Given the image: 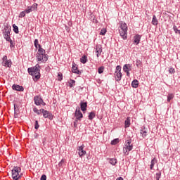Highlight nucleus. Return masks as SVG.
Instances as JSON below:
<instances>
[{
    "instance_id": "f257e3e1",
    "label": "nucleus",
    "mask_w": 180,
    "mask_h": 180,
    "mask_svg": "<svg viewBox=\"0 0 180 180\" xmlns=\"http://www.w3.org/2000/svg\"><path fill=\"white\" fill-rule=\"evenodd\" d=\"M40 68L39 64H37L34 67L29 68L27 69L28 74L32 75L34 78V81H39L40 79Z\"/></svg>"
},
{
    "instance_id": "f03ea898",
    "label": "nucleus",
    "mask_w": 180,
    "mask_h": 180,
    "mask_svg": "<svg viewBox=\"0 0 180 180\" xmlns=\"http://www.w3.org/2000/svg\"><path fill=\"white\" fill-rule=\"evenodd\" d=\"M47 60H49V55L46 54V50L41 48V45H39L38 53H37V61L46 63Z\"/></svg>"
},
{
    "instance_id": "7ed1b4c3",
    "label": "nucleus",
    "mask_w": 180,
    "mask_h": 180,
    "mask_svg": "<svg viewBox=\"0 0 180 180\" xmlns=\"http://www.w3.org/2000/svg\"><path fill=\"white\" fill-rule=\"evenodd\" d=\"M22 169L18 166H14L11 170V176L13 180H19L23 176V173L21 172Z\"/></svg>"
},
{
    "instance_id": "20e7f679",
    "label": "nucleus",
    "mask_w": 180,
    "mask_h": 180,
    "mask_svg": "<svg viewBox=\"0 0 180 180\" xmlns=\"http://www.w3.org/2000/svg\"><path fill=\"white\" fill-rule=\"evenodd\" d=\"M120 34L124 40L127 39V24L126 22H121L120 25Z\"/></svg>"
},
{
    "instance_id": "39448f33",
    "label": "nucleus",
    "mask_w": 180,
    "mask_h": 180,
    "mask_svg": "<svg viewBox=\"0 0 180 180\" xmlns=\"http://www.w3.org/2000/svg\"><path fill=\"white\" fill-rule=\"evenodd\" d=\"M34 102L37 106H40L42 105L43 106H46V103L43 101V98L39 96H35L34 97Z\"/></svg>"
},
{
    "instance_id": "423d86ee",
    "label": "nucleus",
    "mask_w": 180,
    "mask_h": 180,
    "mask_svg": "<svg viewBox=\"0 0 180 180\" xmlns=\"http://www.w3.org/2000/svg\"><path fill=\"white\" fill-rule=\"evenodd\" d=\"M4 39H9L11 37V27L6 25L4 27L3 32Z\"/></svg>"
},
{
    "instance_id": "0eeeda50",
    "label": "nucleus",
    "mask_w": 180,
    "mask_h": 180,
    "mask_svg": "<svg viewBox=\"0 0 180 180\" xmlns=\"http://www.w3.org/2000/svg\"><path fill=\"white\" fill-rule=\"evenodd\" d=\"M2 64L4 67H8V68H11V67H12V60H11V59L8 60V56H4L3 57Z\"/></svg>"
},
{
    "instance_id": "6e6552de",
    "label": "nucleus",
    "mask_w": 180,
    "mask_h": 180,
    "mask_svg": "<svg viewBox=\"0 0 180 180\" xmlns=\"http://www.w3.org/2000/svg\"><path fill=\"white\" fill-rule=\"evenodd\" d=\"M42 114H43L44 119H49V120H53V119H54V115L51 114V112L47 111L44 109Z\"/></svg>"
},
{
    "instance_id": "1a4fd4ad",
    "label": "nucleus",
    "mask_w": 180,
    "mask_h": 180,
    "mask_svg": "<svg viewBox=\"0 0 180 180\" xmlns=\"http://www.w3.org/2000/svg\"><path fill=\"white\" fill-rule=\"evenodd\" d=\"M75 116L77 120H81L84 117L82 112H81V110H79V107L76 108Z\"/></svg>"
},
{
    "instance_id": "9d476101",
    "label": "nucleus",
    "mask_w": 180,
    "mask_h": 180,
    "mask_svg": "<svg viewBox=\"0 0 180 180\" xmlns=\"http://www.w3.org/2000/svg\"><path fill=\"white\" fill-rule=\"evenodd\" d=\"M84 147L85 145L82 144L81 146L77 148V150H79L78 154L81 158H82V157L86 154V151L84 150Z\"/></svg>"
},
{
    "instance_id": "9b49d317",
    "label": "nucleus",
    "mask_w": 180,
    "mask_h": 180,
    "mask_svg": "<svg viewBox=\"0 0 180 180\" xmlns=\"http://www.w3.org/2000/svg\"><path fill=\"white\" fill-rule=\"evenodd\" d=\"M123 70L126 72L127 77H130V71H131V65H124L123 67Z\"/></svg>"
},
{
    "instance_id": "f8f14e48",
    "label": "nucleus",
    "mask_w": 180,
    "mask_h": 180,
    "mask_svg": "<svg viewBox=\"0 0 180 180\" xmlns=\"http://www.w3.org/2000/svg\"><path fill=\"white\" fill-rule=\"evenodd\" d=\"M72 72L74 74H77L78 75H81V72L78 70V66L77 64H75V63H72Z\"/></svg>"
},
{
    "instance_id": "ddd939ff",
    "label": "nucleus",
    "mask_w": 180,
    "mask_h": 180,
    "mask_svg": "<svg viewBox=\"0 0 180 180\" xmlns=\"http://www.w3.org/2000/svg\"><path fill=\"white\" fill-rule=\"evenodd\" d=\"M131 150H133V144L127 145L124 148V153L126 154V155H129V152L127 151H131Z\"/></svg>"
},
{
    "instance_id": "4468645a",
    "label": "nucleus",
    "mask_w": 180,
    "mask_h": 180,
    "mask_svg": "<svg viewBox=\"0 0 180 180\" xmlns=\"http://www.w3.org/2000/svg\"><path fill=\"white\" fill-rule=\"evenodd\" d=\"M122 76H123V74H122V72H115V81H117V82H119V81H121Z\"/></svg>"
},
{
    "instance_id": "2eb2a0df",
    "label": "nucleus",
    "mask_w": 180,
    "mask_h": 180,
    "mask_svg": "<svg viewBox=\"0 0 180 180\" xmlns=\"http://www.w3.org/2000/svg\"><path fill=\"white\" fill-rule=\"evenodd\" d=\"M12 88L14 91H19L20 92H23V91H25L23 86H19L18 84H13Z\"/></svg>"
},
{
    "instance_id": "dca6fc26",
    "label": "nucleus",
    "mask_w": 180,
    "mask_h": 180,
    "mask_svg": "<svg viewBox=\"0 0 180 180\" xmlns=\"http://www.w3.org/2000/svg\"><path fill=\"white\" fill-rule=\"evenodd\" d=\"M86 108H88V103L87 102H81L80 103V109L82 112L86 111Z\"/></svg>"
},
{
    "instance_id": "f3484780",
    "label": "nucleus",
    "mask_w": 180,
    "mask_h": 180,
    "mask_svg": "<svg viewBox=\"0 0 180 180\" xmlns=\"http://www.w3.org/2000/svg\"><path fill=\"white\" fill-rule=\"evenodd\" d=\"M140 40H141V36L139 34H136L134 37V44H139L140 43Z\"/></svg>"
},
{
    "instance_id": "a211bd4d",
    "label": "nucleus",
    "mask_w": 180,
    "mask_h": 180,
    "mask_svg": "<svg viewBox=\"0 0 180 180\" xmlns=\"http://www.w3.org/2000/svg\"><path fill=\"white\" fill-rule=\"evenodd\" d=\"M96 53H97L96 56L99 57V56H101V54H102V46H96Z\"/></svg>"
},
{
    "instance_id": "6ab92c4d",
    "label": "nucleus",
    "mask_w": 180,
    "mask_h": 180,
    "mask_svg": "<svg viewBox=\"0 0 180 180\" xmlns=\"http://www.w3.org/2000/svg\"><path fill=\"white\" fill-rule=\"evenodd\" d=\"M152 25H153V26H157V25H158V20L157 19V16H155V15H153Z\"/></svg>"
},
{
    "instance_id": "aec40b11",
    "label": "nucleus",
    "mask_w": 180,
    "mask_h": 180,
    "mask_svg": "<svg viewBox=\"0 0 180 180\" xmlns=\"http://www.w3.org/2000/svg\"><path fill=\"white\" fill-rule=\"evenodd\" d=\"M96 116V114L95 113V111H91V112H89L88 116L89 120H93Z\"/></svg>"
},
{
    "instance_id": "412c9836",
    "label": "nucleus",
    "mask_w": 180,
    "mask_h": 180,
    "mask_svg": "<svg viewBox=\"0 0 180 180\" xmlns=\"http://www.w3.org/2000/svg\"><path fill=\"white\" fill-rule=\"evenodd\" d=\"M33 112H34V113H37V115H41V113L44 112V109L42 108V109L38 110L37 108H34Z\"/></svg>"
},
{
    "instance_id": "4be33fe9",
    "label": "nucleus",
    "mask_w": 180,
    "mask_h": 180,
    "mask_svg": "<svg viewBox=\"0 0 180 180\" xmlns=\"http://www.w3.org/2000/svg\"><path fill=\"white\" fill-rule=\"evenodd\" d=\"M88 61V57H86V56H83L81 58H80V63H82V64H86V62Z\"/></svg>"
},
{
    "instance_id": "5701e85b",
    "label": "nucleus",
    "mask_w": 180,
    "mask_h": 180,
    "mask_svg": "<svg viewBox=\"0 0 180 180\" xmlns=\"http://www.w3.org/2000/svg\"><path fill=\"white\" fill-rule=\"evenodd\" d=\"M132 88H139V80L134 79L131 82Z\"/></svg>"
},
{
    "instance_id": "b1692460",
    "label": "nucleus",
    "mask_w": 180,
    "mask_h": 180,
    "mask_svg": "<svg viewBox=\"0 0 180 180\" xmlns=\"http://www.w3.org/2000/svg\"><path fill=\"white\" fill-rule=\"evenodd\" d=\"M124 127H130V117H127L125 122H124Z\"/></svg>"
},
{
    "instance_id": "393cba45",
    "label": "nucleus",
    "mask_w": 180,
    "mask_h": 180,
    "mask_svg": "<svg viewBox=\"0 0 180 180\" xmlns=\"http://www.w3.org/2000/svg\"><path fill=\"white\" fill-rule=\"evenodd\" d=\"M68 86H70V88L75 86V80L70 79L68 82Z\"/></svg>"
},
{
    "instance_id": "a878e982",
    "label": "nucleus",
    "mask_w": 180,
    "mask_h": 180,
    "mask_svg": "<svg viewBox=\"0 0 180 180\" xmlns=\"http://www.w3.org/2000/svg\"><path fill=\"white\" fill-rule=\"evenodd\" d=\"M141 134H142L143 138L147 136V129L146 127L141 129Z\"/></svg>"
},
{
    "instance_id": "bb28decb",
    "label": "nucleus",
    "mask_w": 180,
    "mask_h": 180,
    "mask_svg": "<svg viewBox=\"0 0 180 180\" xmlns=\"http://www.w3.org/2000/svg\"><path fill=\"white\" fill-rule=\"evenodd\" d=\"M119 141H120V140L119 139H115L112 141H111V146H116V144H117V143H119Z\"/></svg>"
},
{
    "instance_id": "cd10ccee",
    "label": "nucleus",
    "mask_w": 180,
    "mask_h": 180,
    "mask_svg": "<svg viewBox=\"0 0 180 180\" xmlns=\"http://www.w3.org/2000/svg\"><path fill=\"white\" fill-rule=\"evenodd\" d=\"M109 162L110 164H111V165H116V164H117V160L115 158H112V159H110Z\"/></svg>"
},
{
    "instance_id": "c85d7f7f",
    "label": "nucleus",
    "mask_w": 180,
    "mask_h": 180,
    "mask_svg": "<svg viewBox=\"0 0 180 180\" xmlns=\"http://www.w3.org/2000/svg\"><path fill=\"white\" fill-rule=\"evenodd\" d=\"M6 41H9L11 49H12V47L15 46V44L13 43V41H12L11 37L9 39L8 38L6 39Z\"/></svg>"
},
{
    "instance_id": "c756f323",
    "label": "nucleus",
    "mask_w": 180,
    "mask_h": 180,
    "mask_svg": "<svg viewBox=\"0 0 180 180\" xmlns=\"http://www.w3.org/2000/svg\"><path fill=\"white\" fill-rule=\"evenodd\" d=\"M13 32H15L16 34H18V33H19V27L18 26H16V25H13Z\"/></svg>"
},
{
    "instance_id": "7c9ffc66",
    "label": "nucleus",
    "mask_w": 180,
    "mask_h": 180,
    "mask_svg": "<svg viewBox=\"0 0 180 180\" xmlns=\"http://www.w3.org/2000/svg\"><path fill=\"white\" fill-rule=\"evenodd\" d=\"M174 94H169L167 96V102H171L174 99Z\"/></svg>"
},
{
    "instance_id": "2f4dec72",
    "label": "nucleus",
    "mask_w": 180,
    "mask_h": 180,
    "mask_svg": "<svg viewBox=\"0 0 180 180\" xmlns=\"http://www.w3.org/2000/svg\"><path fill=\"white\" fill-rule=\"evenodd\" d=\"M103 71H105V67L104 66H101L98 69V74H103Z\"/></svg>"
},
{
    "instance_id": "473e14b6",
    "label": "nucleus",
    "mask_w": 180,
    "mask_h": 180,
    "mask_svg": "<svg viewBox=\"0 0 180 180\" xmlns=\"http://www.w3.org/2000/svg\"><path fill=\"white\" fill-rule=\"evenodd\" d=\"M18 108V105L16 104H14V117H18V110L16 109Z\"/></svg>"
},
{
    "instance_id": "72a5a7b5",
    "label": "nucleus",
    "mask_w": 180,
    "mask_h": 180,
    "mask_svg": "<svg viewBox=\"0 0 180 180\" xmlns=\"http://www.w3.org/2000/svg\"><path fill=\"white\" fill-rule=\"evenodd\" d=\"M136 67H137L138 68H140V67H141V65H142L141 60L137 59V60H136Z\"/></svg>"
},
{
    "instance_id": "f704fd0d",
    "label": "nucleus",
    "mask_w": 180,
    "mask_h": 180,
    "mask_svg": "<svg viewBox=\"0 0 180 180\" xmlns=\"http://www.w3.org/2000/svg\"><path fill=\"white\" fill-rule=\"evenodd\" d=\"M154 165H155V159H153L150 162V169H153L154 168Z\"/></svg>"
},
{
    "instance_id": "c9c22d12",
    "label": "nucleus",
    "mask_w": 180,
    "mask_h": 180,
    "mask_svg": "<svg viewBox=\"0 0 180 180\" xmlns=\"http://www.w3.org/2000/svg\"><path fill=\"white\" fill-rule=\"evenodd\" d=\"M173 30L176 33V34H178L179 33H180L179 30H178V27H176V25L173 26Z\"/></svg>"
},
{
    "instance_id": "e433bc0d",
    "label": "nucleus",
    "mask_w": 180,
    "mask_h": 180,
    "mask_svg": "<svg viewBox=\"0 0 180 180\" xmlns=\"http://www.w3.org/2000/svg\"><path fill=\"white\" fill-rule=\"evenodd\" d=\"M34 46L36 49L39 48V46H40V44H39V40L38 39H35L34 41Z\"/></svg>"
},
{
    "instance_id": "4c0bfd02",
    "label": "nucleus",
    "mask_w": 180,
    "mask_h": 180,
    "mask_svg": "<svg viewBox=\"0 0 180 180\" xmlns=\"http://www.w3.org/2000/svg\"><path fill=\"white\" fill-rule=\"evenodd\" d=\"M100 34L101 36H105V34H106V29L105 28L101 29Z\"/></svg>"
},
{
    "instance_id": "58836bf2",
    "label": "nucleus",
    "mask_w": 180,
    "mask_h": 180,
    "mask_svg": "<svg viewBox=\"0 0 180 180\" xmlns=\"http://www.w3.org/2000/svg\"><path fill=\"white\" fill-rule=\"evenodd\" d=\"M25 16H26V11H22L18 15L19 18H25Z\"/></svg>"
},
{
    "instance_id": "ea45409f",
    "label": "nucleus",
    "mask_w": 180,
    "mask_h": 180,
    "mask_svg": "<svg viewBox=\"0 0 180 180\" xmlns=\"http://www.w3.org/2000/svg\"><path fill=\"white\" fill-rule=\"evenodd\" d=\"M115 72H122V66L121 65H117L116 67Z\"/></svg>"
},
{
    "instance_id": "a19ab883",
    "label": "nucleus",
    "mask_w": 180,
    "mask_h": 180,
    "mask_svg": "<svg viewBox=\"0 0 180 180\" xmlns=\"http://www.w3.org/2000/svg\"><path fill=\"white\" fill-rule=\"evenodd\" d=\"M40 127V125H39V121L36 120L35 121V124H34V129L37 130Z\"/></svg>"
},
{
    "instance_id": "79ce46f5",
    "label": "nucleus",
    "mask_w": 180,
    "mask_h": 180,
    "mask_svg": "<svg viewBox=\"0 0 180 180\" xmlns=\"http://www.w3.org/2000/svg\"><path fill=\"white\" fill-rule=\"evenodd\" d=\"M32 11H36L37 9V4L34 3L32 6H31Z\"/></svg>"
},
{
    "instance_id": "37998d69",
    "label": "nucleus",
    "mask_w": 180,
    "mask_h": 180,
    "mask_svg": "<svg viewBox=\"0 0 180 180\" xmlns=\"http://www.w3.org/2000/svg\"><path fill=\"white\" fill-rule=\"evenodd\" d=\"M131 139H128L126 141V143H125V146H131Z\"/></svg>"
},
{
    "instance_id": "c03bdc74",
    "label": "nucleus",
    "mask_w": 180,
    "mask_h": 180,
    "mask_svg": "<svg viewBox=\"0 0 180 180\" xmlns=\"http://www.w3.org/2000/svg\"><path fill=\"white\" fill-rule=\"evenodd\" d=\"M160 178H161V172L156 174V180H160Z\"/></svg>"
},
{
    "instance_id": "a18cd8bd",
    "label": "nucleus",
    "mask_w": 180,
    "mask_h": 180,
    "mask_svg": "<svg viewBox=\"0 0 180 180\" xmlns=\"http://www.w3.org/2000/svg\"><path fill=\"white\" fill-rule=\"evenodd\" d=\"M65 162L64 159H62L61 161L58 163V167H63V165Z\"/></svg>"
},
{
    "instance_id": "49530a36",
    "label": "nucleus",
    "mask_w": 180,
    "mask_h": 180,
    "mask_svg": "<svg viewBox=\"0 0 180 180\" xmlns=\"http://www.w3.org/2000/svg\"><path fill=\"white\" fill-rule=\"evenodd\" d=\"M78 120H77V119H75V122H74V127H77L78 126Z\"/></svg>"
},
{
    "instance_id": "de8ad7c7",
    "label": "nucleus",
    "mask_w": 180,
    "mask_h": 180,
    "mask_svg": "<svg viewBox=\"0 0 180 180\" xmlns=\"http://www.w3.org/2000/svg\"><path fill=\"white\" fill-rule=\"evenodd\" d=\"M41 180H47V176H46V174H43L41 176Z\"/></svg>"
},
{
    "instance_id": "09e8293b",
    "label": "nucleus",
    "mask_w": 180,
    "mask_h": 180,
    "mask_svg": "<svg viewBox=\"0 0 180 180\" xmlns=\"http://www.w3.org/2000/svg\"><path fill=\"white\" fill-rule=\"evenodd\" d=\"M169 71L170 74H174V72H175V70L174 68H170Z\"/></svg>"
},
{
    "instance_id": "8fccbe9b",
    "label": "nucleus",
    "mask_w": 180,
    "mask_h": 180,
    "mask_svg": "<svg viewBox=\"0 0 180 180\" xmlns=\"http://www.w3.org/2000/svg\"><path fill=\"white\" fill-rule=\"evenodd\" d=\"M58 77H60V79H59V81H61L63 79V74L62 73H58Z\"/></svg>"
},
{
    "instance_id": "3c124183",
    "label": "nucleus",
    "mask_w": 180,
    "mask_h": 180,
    "mask_svg": "<svg viewBox=\"0 0 180 180\" xmlns=\"http://www.w3.org/2000/svg\"><path fill=\"white\" fill-rule=\"evenodd\" d=\"M27 10H28L30 13L33 12V9L32 8V7H28Z\"/></svg>"
},
{
    "instance_id": "603ef678",
    "label": "nucleus",
    "mask_w": 180,
    "mask_h": 180,
    "mask_svg": "<svg viewBox=\"0 0 180 180\" xmlns=\"http://www.w3.org/2000/svg\"><path fill=\"white\" fill-rule=\"evenodd\" d=\"M24 12H25V13H30V11H29V10L26 9L25 11H24Z\"/></svg>"
},
{
    "instance_id": "864d4df0",
    "label": "nucleus",
    "mask_w": 180,
    "mask_h": 180,
    "mask_svg": "<svg viewBox=\"0 0 180 180\" xmlns=\"http://www.w3.org/2000/svg\"><path fill=\"white\" fill-rule=\"evenodd\" d=\"M116 180H123V178L122 177H119Z\"/></svg>"
}]
</instances>
